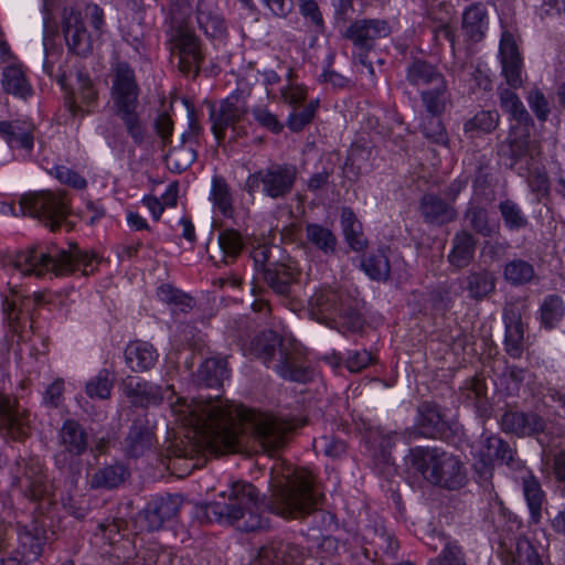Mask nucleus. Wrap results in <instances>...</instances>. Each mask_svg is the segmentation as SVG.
<instances>
[{
	"label": "nucleus",
	"mask_w": 565,
	"mask_h": 565,
	"mask_svg": "<svg viewBox=\"0 0 565 565\" xmlns=\"http://www.w3.org/2000/svg\"><path fill=\"white\" fill-rule=\"evenodd\" d=\"M180 420L193 428L199 446L213 455L234 452L238 428L233 408L222 401H193L173 406Z\"/></svg>",
	"instance_id": "1"
},
{
	"label": "nucleus",
	"mask_w": 565,
	"mask_h": 565,
	"mask_svg": "<svg viewBox=\"0 0 565 565\" xmlns=\"http://www.w3.org/2000/svg\"><path fill=\"white\" fill-rule=\"evenodd\" d=\"M224 502L206 504V514L221 524L235 526L239 531L263 529L265 523L259 514V493L244 481H233L218 494Z\"/></svg>",
	"instance_id": "2"
},
{
	"label": "nucleus",
	"mask_w": 565,
	"mask_h": 565,
	"mask_svg": "<svg viewBox=\"0 0 565 565\" xmlns=\"http://www.w3.org/2000/svg\"><path fill=\"white\" fill-rule=\"evenodd\" d=\"M94 254L79 253L77 249L63 250L51 246L46 250L39 248L25 249L17 253L11 259L12 269L18 274L43 276L49 273L54 276H65L83 265L86 275L93 271Z\"/></svg>",
	"instance_id": "3"
},
{
	"label": "nucleus",
	"mask_w": 565,
	"mask_h": 565,
	"mask_svg": "<svg viewBox=\"0 0 565 565\" xmlns=\"http://www.w3.org/2000/svg\"><path fill=\"white\" fill-rule=\"evenodd\" d=\"M109 105L113 113L127 126L134 138L141 134L137 114L138 85L134 71L126 63H117L113 70Z\"/></svg>",
	"instance_id": "4"
},
{
	"label": "nucleus",
	"mask_w": 565,
	"mask_h": 565,
	"mask_svg": "<svg viewBox=\"0 0 565 565\" xmlns=\"http://www.w3.org/2000/svg\"><path fill=\"white\" fill-rule=\"evenodd\" d=\"M282 477L285 487L276 494L279 502L278 512L284 516H294L296 513L310 511L317 502L312 491L311 472L305 469H287Z\"/></svg>",
	"instance_id": "5"
},
{
	"label": "nucleus",
	"mask_w": 565,
	"mask_h": 565,
	"mask_svg": "<svg viewBox=\"0 0 565 565\" xmlns=\"http://www.w3.org/2000/svg\"><path fill=\"white\" fill-rule=\"evenodd\" d=\"M408 79L420 90L428 113L437 115L445 109L446 84L444 77L431 65L415 62L408 71Z\"/></svg>",
	"instance_id": "6"
},
{
	"label": "nucleus",
	"mask_w": 565,
	"mask_h": 565,
	"mask_svg": "<svg viewBox=\"0 0 565 565\" xmlns=\"http://www.w3.org/2000/svg\"><path fill=\"white\" fill-rule=\"evenodd\" d=\"M236 415L243 422L252 424L257 439L267 450L280 448L285 443L287 433L292 429L290 423L279 420L270 414L257 413L252 409H237Z\"/></svg>",
	"instance_id": "7"
},
{
	"label": "nucleus",
	"mask_w": 565,
	"mask_h": 565,
	"mask_svg": "<svg viewBox=\"0 0 565 565\" xmlns=\"http://www.w3.org/2000/svg\"><path fill=\"white\" fill-rule=\"evenodd\" d=\"M428 469L427 467L424 473L437 484L450 489L462 484L461 463L451 455L443 452L431 456L430 471Z\"/></svg>",
	"instance_id": "8"
},
{
	"label": "nucleus",
	"mask_w": 565,
	"mask_h": 565,
	"mask_svg": "<svg viewBox=\"0 0 565 565\" xmlns=\"http://www.w3.org/2000/svg\"><path fill=\"white\" fill-rule=\"evenodd\" d=\"M295 179V170L288 167H277L267 172L255 173L248 177L247 185L253 189L258 182L263 183L264 192L277 198L290 190Z\"/></svg>",
	"instance_id": "9"
},
{
	"label": "nucleus",
	"mask_w": 565,
	"mask_h": 565,
	"mask_svg": "<svg viewBox=\"0 0 565 565\" xmlns=\"http://www.w3.org/2000/svg\"><path fill=\"white\" fill-rule=\"evenodd\" d=\"M245 102L238 96H230L211 111L212 130L217 140L224 137L225 129L234 126L246 114Z\"/></svg>",
	"instance_id": "10"
},
{
	"label": "nucleus",
	"mask_w": 565,
	"mask_h": 565,
	"mask_svg": "<svg viewBox=\"0 0 565 565\" xmlns=\"http://www.w3.org/2000/svg\"><path fill=\"white\" fill-rule=\"evenodd\" d=\"M33 210L39 218L44 221L51 230H54L66 216L67 202L61 194L46 192L34 199Z\"/></svg>",
	"instance_id": "11"
},
{
	"label": "nucleus",
	"mask_w": 565,
	"mask_h": 565,
	"mask_svg": "<svg viewBox=\"0 0 565 565\" xmlns=\"http://www.w3.org/2000/svg\"><path fill=\"white\" fill-rule=\"evenodd\" d=\"M502 73L512 87L522 84V61L516 43L511 34L504 33L500 41Z\"/></svg>",
	"instance_id": "12"
},
{
	"label": "nucleus",
	"mask_w": 565,
	"mask_h": 565,
	"mask_svg": "<svg viewBox=\"0 0 565 565\" xmlns=\"http://www.w3.org/2000/svg\"><path fill=\"white\" fill-rule=\"evenodd\" d=\"M489 28V15L483 4L469 6L462 13L461 32L468 42L481 41Z\"/></svg>",
	"instance_id": "13"
},
{
	"label": "nucleus",
	"mask_w": 565,
	"mask_h": 565,
	"mask_svg": "<svg viewBox=\"0 0 565 565\" xmlns=\"http://www.w3.org/2000/svg\"><path fill=\"white\" fill-rule=\"evenodd\" d=\"M173 54L179 57V67L183 73L196 72L201 51L196 38L190 33H180L173 41Z\"/></svg>",
	"instance_id": "14"
},
{
	"label": "nucleus",
	"mask_w": 565,
	"mask_h": 565,
	"mask_svg": "<svg viewBox=\"0 0 565 565\" xmlns=\"http://www.w3.org/2000/svg\"><path fill=\"white\" fill-rule=\"evenodd\" d=\"M61 451L56 456L57 462L65 465L73 457L86 448V438L83 430L74 422H66L61 429Z\"/></svg>",
	"instance_id": "15"
},
{
	"label": "nucleus",
	"mask_w": 565,
	"mask_h": 565,
	"mask_svg": "<svg viewBox=\"0 0 565 565\" xmlns=\"http://www.w3.org/2000/svg\"><path fill=\"white\" fill-rule=\"evenodd\" d=\"M504 430L519 436L534 435L543 430L544 423L535 414L505 413L501 419Z\"/></svg>",
	"instance_id": "16"
},
{
	"label": "nucleus",
	"mask_w": 565,
	"mask_h": 565,
	"mask_svg": "<svg viewBox=\"0 0 565 565\" xmlns=\"http://www.w3.org/2000/svg\"><path fill=\"white\" fill-rule=\"evenodd\" d=\"M125 358L130 370L141 372L154 365L158 360V352L148 342L135 341L126 348Z\"/></svg>",
	"instance_id": "17"
},
{
	"label": "nucleus",
	"mask_w": 565,
	"mask_h": 565,
	"mask_svg": "<svg viewBox=\"0 0 565 565\" xmlns=\"http://www.w3.org/2000/svg\"><path fill=\"white\" fill-rule=\"evenodd\" d=\"M97 93L92 81L86 76H78L77 88L70 100V108L73 114L88 113L96 104Z\"/></svg>",
	"instance_id": "18"
},
{
	"label": "nucleus",
	"mask_w": 565,
	"mask_h": 565,
	"mask_svg": "<svg viewBox=\"0 0 565 565\" xmlns=\"http://www.w3.org/2000/svg\"><path fill=\"white\" fill-rule=\"evenodd\" d=\"M65 39L72 51L83 54L89 49V36L83 29L79 17L72 13L65 20Z\"/></svg>",
	"instance_id": "19"
},
{
	"label": "nucleus",
	"mask_w": 565,
	"mask_h": 565,
	"mask_svg": "<svg viewBox=\"0 0 565 565\" xmlns=\"http://www.w3.org/2000/svg\"><path fill=\"white\" fill-rule=\"evenodd\" d=\"M341 225L344 237L352 249L360 252L366 246L363 236L362 225L349 209H343L341 213Z\"/></svg>",
	"instance_id": "20"
},
{
	"label": "nucleus",
	"mask_w": 565,
	"mask_h": 565,
	"mask_svg": "<svg viewBox=\"0 0 565 565\" xmlns=\"http://www.w3.org/2000/svg\"><path fill=\"white\" fill-rule=\"evenodd\" d=\"M23 419L14 403L7 396H0V429H6L12 438L20 437Z\"/></svg>",
	"instance_id": "21"
},
{
	"label": "nucleus",
	"mask_w": 565,
	"mask_h": 565,
	"mask_svg": "<svg viewBox=\"0 0 565 565\" xmlns=\"http://www.w3.org/2000/svg\"><path fill=\"white\" fill-rule=\"evenodd\" d=\"M2 86L6 92L22 98L31 95V87L25 79L24 72L17 65L9 66L4 70Z\"/></svg>",
	"instance_id": "22"
},
{
	"label": "nucleus",
	"mask_w": 565,
	"mask_h": 565,
	"mask_svg": "<svg viewBox=\"0 0 565 565\" xmlns=\"http://www.w3.org/2000/svg\"><path fill=\"white\" fill-rule=\"evenodd\" d=\"M564 316V305L558 297L544 300L540 309L541 323L545 329L555 328Z\"/></svg>",
	"instance_id": "23"
},
{
	"label": "nucleus",
	"mask_w": 565,
	"mask_h": 565,
	"mask_svg": "<svg viewBox=\"0 0 565 565\" xmlns=\"http://www.w3.org/2000/svg\"><path fill=\"white\" fill-rule=\"evenodd\" d=\"M473 254V239L471 235L461 233L457 235L449 260L457 267H462L469 263Z\"/></svg>",
	"instance_id": "24"
},
{
	"label": "nucleus",
	"mask_w": 565,
	"mask_h": 565,
	"mask_svg": "<svg viewBox=\"0 0 565 565\" xmlns=\"http://www.w3.org/2000/svg\"><path fill=\"white\" fill-rule=\"evenodd\" d=\"M499 115L495 111L482 110L465 124V130L471 134L490 132L498 126Z\"/></svg>",
	"instance_id": "25"
},
{
	"label": "nucleus",
	"mask_w": 565,
	"mask_h": 565,
	"mask_svg": "<svg viewBox=\"0 0 565 565\" xmlns=\"http://www.w3.org/2000/svg\"><path fill=\"white\" fill-rule=\"evenodd\" d=\"M308 241L322 249L323 252H332L335 246V238L330 230L317 224L308 225L307 227Z\"/></svg>",
	"instance_id": "26"
},
{
	"label": "nucleus",
	"mask_w": 565,
	"mask_h": 565,
	"mask_svg": "<svg viewBox=\"0 0 565 565\" xmlns=\"http://www.w3.org/2000/svg\"><path fill=\"white\" fill-rule=\"evenodd\" d=\"M200 375L207 385H213L227 377L226 363L218 359H207L200 367Z\"/></svg>",
	"instance_id": "27"
},
{
	"label": "nucleus",
	"mask_w": 565,
	"mask_h": 565,
	"mask_svg": "<svg viewBox=\"0 0 565 565\" xmlns=\"http://www.w3.org/2000/svg\"><path fill=\"white\" fill-rule=\"evenodd\" d=\"M501 104L511 118L519 125L529 122V115L519 97L509 90L501 95Z\"/></svg>",
	"instance_id": "28"
},
{
	"label": "nucleus",
	"mask_w": 565,
	"mask_h": 565,
	"mask_svg": "<svg viewBox=\"0 0 565 565\" xmlns=\"http://www.w3.org/2000/svg\"><path fill=\"white\" fill-rule=\"evenodd\" d=\"M352 32H356V41L386 36L390 33L387 24L383 21H363L352 26Z\"/></svg>",
	"instance_id": "29"
},
{
	"label": "nucleus",
	"mask_w": 565,
	"mask_h": 565,
	"mask_svg": "<svg viewBox=\"0 0 565 565\" xmlns=\"http://www.w3.org/2000/svg\"><path fill=\"white\" fill-rule=\"evenodd\" d=\"M111 391V379L108 372L99 373L86 384V392L90 398H107Z\"/></svg>",
	"instance_id": "30"
},
{
	"label": "nucleus",
	"mask_w": 565,
	"mask_h": 565,
	"mask_svg": "<svg viewBox=\"0 0 565 565\" xmlns=\"http://www.w3.org/2000/svg\"><path fill=\"white\" fill-rule=\"evenodd\" d=\"M524 495L527 501L532 519L537 521L542 502V491L535 479L531 478L524 481Z\"/></svg>",
	"instance_id": "31"
},
{
	"label": "nucleus",
	"mask_w": 565,
	"mask_h": 565,
	"mask_svg": "<svg viewBox=\"0 0 565 565\" xmlns=\"http://www.w3.org/2000/svg\"><path fill=\"white\" fill-rule=\"evenodd\" d=\"M504 276L512 284H524L533 277V268L525 262L514 260L507 265Z\"/></svg>",
	"instance_id": "32"
},
{
	"label": "nucleus",
	"mask_w": 565,
	"mask_h": 565,
	"mask_svg": "<svg viewBox=\"0 0 565 565\" xmlns=\"http://www.w3.org/2000/svg\"><path fill=\"white\" fill-rule=\"evenodd\" d=\"M365 274L376 280L385 279L390 273V265L387 258L380 254L372 256L363 262Z\"/></svg>",
	"instance_id": "33"
},
{
	"label": "nucleus",
	"mask_w": 565,
	"mask_h": 565,
	"mask_svg": "<svg viewBox=\"0 0 565 565\" xmlns=\"http://www.w3.org/2000/svg\"><path fill=\"white\" fill-rule=\"evenodd\" d=\"M126 477V470L122 467H108L99 471L94 479V483L99 487H117Z\"/></svg>",
	"instance_id": "34"
},
{
	"label": "nucleus",
	"mask_w": 565,
	"mask_h": 565,
	"mask_svg": "<svg viewBox=\"0 0 565 565\" xmlns=\"http://www.w3.org/2000/svg\"><path fill=\"white\" fill-rule=\"evenodd\" d=\"M195 159L193 151L188 148L181 147L173 149L168 154V166L175 171L185 170Z\"/></svg>",
	"instance_id": "35"
},
{
	"label": "nucleus",
	"mask_w": 565,
	"mask_h": 565,
	"mask_svg": "<svg viewBox=\"0 0 565 565\" xmlns=\"http://www.w3.org/2000/svg\"><path fill=\"white\" fill-rule=\"evenodd\" d=\"M523 342V330L520 323L515 322L507 327L505 347L509 354L518 356L521 353Z\"/></svg>",
	"instance_id": "36"
},
{
	"label": "nucleus",
	"mask_w": 565,
	"mask_h": 565,
	"mask_svg": "<svg viewBox=\"0 0 565 565\" xmlns=\"http://www.w3.org/2000/svg\"><path fill=\"white\" fill-rule=\"evenodd\" d=\"M494 281L491 275L483 273L472 275L469 280V290L473 297H481L492 291Z\"/></svg>",
	"instance_id": "37"
},
{
	"label": "nucleus",
	"mask_w": 565,
	"mask_h": 565,
	"mask_svg": "<svg viewBox=\"0 0 565 565\" xmlns=\"http://www.w3.org/2000/svg\"><path fill=\"white\" fill-rule=\"evenodd\" d=\"M218 243L222 250L227 255H236L243 247V241L234 230H226L218 236Z\"/></svg>",
	"instance_id": "38"
},
{
	"label": "nucleus",
	"mask_w": 565,
	"mask_h": 565,
	"mask_svg": "<svg viewBox=\"0 0 565 565\" xmlns=\"http://www.w3.org/2000/svg\"><path fill=\"white\" fill-rule=\"evenodd\" d=\"M317 106V100L311 102L310 104L307 105V107L303 110L290 114L288 117L289 128L294 131L302 129L313 118Z\"/></svg>",
	"instance_id": "39"
},
{
	"label": "nucleus",
	"mask_w": 565,
	"mask_h": 565,
	"mask_svg": "<svg viewBox=\"0 0 565 565\" xmlns=\"http://www.w3.org/2000/svg\"><path fill=\"white\" fill-rule=\"evenodd\" d=\"M51 174H53L60 182L70 184L73 188L81 189L85 185V180L81 175L62 166L54 167L51 170Z\"/></svg>",
	"instance_id": "40"
},
{
	"label": "nucleus",
	"mask_w": 565,
	"mask_h": 565,
	"mask_svg": "<svg viewBox=\"0 0 565 565\" xmlns=\"http://www.w3.org/2000/svg\"><path fill=\"white\" fill-rule=\"evenodd\" d=\"M501 213L505 224L511 228L521 227L525 223V220L519 207L511 202H504L501 204Z\"/></svg>",
	"instance_id": "41"
},
{
	"label": "nucleus",
	"mask_w": 565,
	"mask_h": 565,
	"mask_svg": "<svg viewBox=\"0 0 565 565\" xmlns=\"http://www.w3.org/2000/svg\"><path fill=\"white\" fill-rule=\"evenodd\" d=\"M255 120L264 126L265 128L269 129L273 132H279L282 129V125L280 121L276 118L274 114H271L266 108H256L253 111Z\"/></svg>",
	"instance_id": "42"
},
{
	"label": "nucleus",
	"mask_w": 565,
	"mask_h": 565,
	"mask_svg": "<svg viewBox=\"0 0 565 565\" xmlns=\"http://www.w3.org/2000/svg\"><path fill=\"white\" fill-rule=\"evenodd\" d=\"M372 362V355L365 350L354 351L347 359V366L351 372H360Z\"/></svg>",
	"instance_id": "43"
},
{
	"label": "nucleus",
	"mask_w": 565,
	"mask_h": 565,
	"mask_svg": "<svg viewBox=\"0 0 565 565\" xmlns=\"http://www.w3.org/2000/svg\"><path fill=\"white\" fill-rule=\"evenodd\" d=\"M11 294L4 297L3 310L8 317L10 323L18 319L17 315H13L18 307L24 306L22 296L15 289L10 291Z\"/></svg>",
	"instance_id": "44"
},
{
	"label": "nucleus",
	"mask_w": 565,
	"mask_h": 565,
	"mask_svg": "<svg viewBox=\"0 0 565 565\" xmlns=\"http://www.w3.org/2000/svg\"><path fill=\"white\" fill-rule=\"evenodd\" d=\"M214 205H216L223 213H226L231 207V199L225 185L214 184L211 193Z\"/></svg>",
	"instance_id": "45"
},
{
	"label": "nucleus",
	"mask_w": 565,
	"mask_h": 565,
	"mask_svg": "<svg viewBox=\"0 0 565 565\" xmlns=\"http://www.w3.org/2000/svg\"><path fill=\"white\" fill-rule=\"evenodd\" d=\"M529 104L540 119H545L548 113L546 100L539 90L532 92L529 96Z\"/></svg>",
	"instance_id": "46"
},
{
	"label": "nucleus",
	"mask_w": 565,
	"mask_h": 565,
	"mask_svg": "<svg viewBox=\"0 0 565 565\" xmlns=\"http://www.w3.org/2000/svg\"><path fill=\"white\" fill-rule=\"evenodd\" d=\"M518 563L519 565H543L537 552L529 544L519 547Z\"/></svg>",
	"instance_id": "47"
},
{
	"label": "nucleus",
	"mask_w": 565,
	"mask_h": 565,
	"mask_svg": "<svg viewBox=\"0 0 565 565\" xmlns=\"http://www.w3.org/2000/svg\"><path fill=\"white\" fill-rule=\"evenodd\" d=\"M443 209L440 200L434 196H427L423 200L422 211L426 218L438 221V212Z\"/></svg>",
	"instance_id": "48"
},
{
	"label": "nucleus",
	"mask_w": 565,
	"mask_h": 565,
	"mask_svg": "<svg viewBox=\"0 0 565 565\" xmlns=\"http://www.w3.org/2000/svg\"><path fill=\"white\" fill-rule=\"evenodd\" d=\"M281 95L290 105H296L306 98V89L300 85H289L282 89Z\"/></svg>",
	"instance_id": "49"
},
{
	"label": "nucleus",
	"mask_w": 565,
	"mask_h": 565,
	"mask_svg": "<svg viewBox=\"0 0 565 565\" xmlns=\"http://www.w3.org/2000/svg\"><path fill=\"white\" fill-rule=\"evenodd\" d=\"M63 393V382L57 380L54 381L44 393V403L46 405L55 406L58 404Z\"/></svg>",
	"instance_id": "50"
},
{
	"label": "nucleus",
	"mask_w": 565,
	"mask_h": 565,
	"mask_svg": "<svg viewBox=\"0 0 565 565\" xmlns=\"http://www.w3.org/2000/svg\"><path fill=\"white\" fill-rule=\"evenodd\" d=\"M264 6L277 17L286 15L290 11L289 0H260Z\"/></svg>",
	"instance_id": "51"
},
{
	"label": "nucleus",
	"mask_w": 565,
	"mask_h": 565,
	"mask_svg": "<svg viewBox=\"0 0 565 565\" xmlns=\"http://www.w3.org/2000/svg\"><path fill=\"white\" fill-rule=\"evenodd\" d=\"M423 130L427 137L433 138L434 140H441L444 138L441 121L436 117H431L428 120V126L424 125Z\"/></svg>",
	"instance_id": "52"
},
{
	"label": "nucleus",
	"mask_w": 565,
	"mask_h": 565,
	"mask_svg": "<svg viewBox=\"0 0 565 565\" xmlns=\"http://www.w3.org/2000/svg\"><path fill=\"white\" fill-rule=\"evenodd\" d=\"M300 10L305 17H308L312 22L320 23L321 17L317 3L313 0H300Z\"/></svg>",
	"instance_id": "53"
},
{
	"label": "nucleus",
	"mask_w": 565,
	"mask_h": 565,
	"mask_svg": "<svg viewBox=\"0 0 565 565\" xmlns=\"http://www.w3.org/2000/svg\"><path fill=\"white\" fill-rule=\"evenodd\" d=\"M142 204L148 209L152 217L158 221L164 210L161 201L152 195H146L142 198Z\"/></svg>",
	"instance_id": "54"
},
{
	"label": "nucleus",
	"mask_w": 565,
	"mask_h": 565,
	"mask_svg": "<svg viewBox=\"0 0 565 565\" xmlns=\"http://www.w3.org/2000/svg\"><path fill=\"white\" fill-rule=\"evenodd\" d=\"M8 145L11 148H22L25 152H30L33 147V140L30 135L24 134L19 138L9 137Z\"/></svg>",
	"instance_id": "55"
},
{
	"label": "nucleus",
	"mask_w": 565,
	"mask_h": 565,
	"mask_svg": "<svg viewBox=\"0 0 565 565\" xmlns=\"http://www.w3.org/2000/svg\"><path fill=\"white\" fill-rule=\"evenodd\" d=\"M178 201V188L174 184H169L162 194V204L163 207H173L177 205Z\"/></svg>",
	"instance_id": "56"
},
{
	"label": "nucleus",
	"mask_w": 565,
	"mask_h": 565,
	"mask_svg": "<svg viewBox=\"0 0 565 565\" xmlns=\"http://www.w3.org/2000/svg\"><path fill=\"white\" fill-rule=\"evenodd\" d=\"M441 561L443 565H463L460 551L456 546L447 548Z\"/></svg>",
	"instance_id": "57"
},
{
	"label": "nucleus",
	"mask_w": 565,
	"mask_h": 565,
	"mask_svg": "<svg viewBox=\"0 0 565 565\" xmlns=\"http://www.w3.org/2000/svg\"><path fill=\"white\" fill-rule=\"evenodd\" d=\"M324 452L328 456L337 457L340 456L344 451V445L341 441L338 440H329L324 438L322 440Z\"/></svg>",
	"instance_id": "58"
},
{
	"label": "nucleus",
	"mask_w": 565,
	"mask_h": 565,
	"mask_svg": "<svg viewBox=\"0 0 565 565\" xmlns=\"http://www.w3.org/2000/svg\"><path fill=\"white\" fill-rule=\"evenodd\" d=\"M128 225L134 230L147 228V221L138 213L129 212L127 214Z\"/></svg>",
	"instance_id": "59"
},
{
	"label": "nucleus",
	"mask_w": 565,
	"mask_h": 565,
	"mask_svg": "<svg viewBox=\"0 0 565 565\" xmlns=\"http://www.w3.org/2000/svg\"><path fill=\"white\" fill-rule=\"evenodd\" d=\"M543 10L545 13L561 12L562 10L565 12V0H544Z\"/></svg>",
	"instance_id": "60"
},
{
	"label": "nucleus",
	"mask_w": 565,
	"mask_h": 565,
	"mask_svg": "<svg viewBox=\"0 0 565 565\" xmlns=\"http://www.w3.org/2000/svg\"><path fill=\"white\" fill-rule=\"evenodd\" d=\"M555 473L558 480L565 483V454L559 455L555 460Z\"/></svg>",
	"instance_id": "61"
},
{
	"label": "nucleus",
	"mask_w": 565,
	"mask_h": 565,
	"mask_svg": "<svg viewBox=\"0 0 565 565\" xmlns=\"http://www.w3.org/2000/svg\"><path fill=\"white\" fill-rule=\"evenodd\" d=\"M181 224H182L183 237L190 242L194 241L195 233H194L193 224L189 220H185V218L181 220Z\"/></svg>",
	"instance_id": "62"
},
{
	"label": "nucleus",
	"mask_w": 565,
	"mask_h": 565,
	"mask_svg": "<svg viewBox=\"0 0 565 565\" xmlns=\"http://www.w3.org/2000/svg\"><path fill=\"white\" fill-rule=\"evenodd\" d=\"M89 14L92 15L94 26L99 29L103 24V12L96 6H89L87 8Z\"/></svg>",
	"instance_id": "63"
},
{
	"label": "nucleus",
	"mask_w": 565,
	"mask_h": 565,
	"mask_svg": "<svg viewBox=\"0 0 565 565\" xmlns=\"http://www.w3.org/2000/svg\"><path fill=\"white\" fill-rule=\"evenodd\" d=\"M328 175L324 172L317 173L309 180V188L310 189H319L327 182Z\"/></svg>",
	"instance_id": "64"
}]
</instances>
